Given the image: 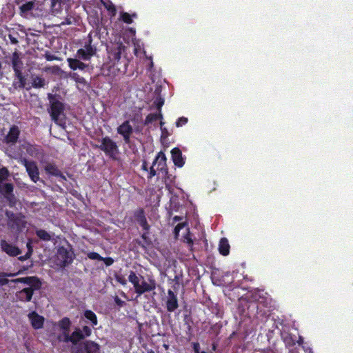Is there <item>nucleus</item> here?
Listing matches in <instances>:
<instances>
[{
	"label": "nucleus",
	"mask_w": 353,
	"mask_h": 353,
	"mask_svg": "<svg viewBox=\"0 0 353 353\" xmlns=\"http://www.w3.org/2000/svg\"><path fill=\"white\" fill-rule=\"evenodd\" d=\"M154 114H156L157 120H158V119L162 120L163 119V114L161 113V112L159 111L158 113H154Z\"/></svg>",
	"instance_id": "obj_61"
},
{
	"label": "nucleus",
	"mask_w": 353,
	"mask_h": 353,
	"mask_svg": "<svg viewBox=\"0 0 353 353\" xmlns=\"http://www.w3.org/2000/svg\"><path fill=\"white\" fill-rule=\"evenodd\" d=\"M39 290L32 288H24L16 293L17 300L24 303L30 302L32 299L34 292Z\"/></svg>",
	"instance_id": "obj_14"
},
{
	"label": "nucleus",
	"mask_w": 353,
	"mask_h": 353,
	"mask_svg": "<svg viewBox=\"0 0 353 353\" xmlns=\"http://www.w3.org/2000/svg\"><path fill=\"white\" fill-rule=\"evenodd\" d=\"M135 221L142 228L144 231H149L150 226L147 221V219L145 214V211L143 208H139L135 211L134 214Z\"/></svg>",
	"instance_id": "obj_17"
},
{
	"label": "nucleus",
	"mask_w": 353,
	"mask_h": 353,
	"mask_svg": "<svg viewBox=\"0 0 353 353\" xmlns=\"http://www.w3.org/2000/svg\"><path fill=\"white\" fill-rule=\"evenodd\" d=\"M83 316L85 318L88 322H90L92 326L94 327L98 324L97 316L95 313L90 310H86L83 312Z\"/></svg>",
	"instance_id": "obj_27"
},
{
	"label": "nucleus",
	"mask_w": 353,
	"mask_h": 353,
	"mask_svg": "<svg viewBox=\"0 0 353 353\" xmlns=\"http://www.w3.org/2000/svg\"><path fill=\"white\" fill-rule=\"evenodd\" d=\"M156 121H157L156 114H154V113H150L146 117V118L144 121V125H148L150 123H152V122Z\"/></svg>",
	"instance_id": "obj_45"
},
{
	"label": "nucleus",
	"mask_w": 353,
	"mask_h": 353,
	"mask_svg": "<svg viewBox=\"0 0 353 353\" xmlns=\"http://www.w3.org/2000/svg\"><path fill=\"white\" fill-rule=\"evenodd\" d=\"M36 234L41 240L44 241H50L52 239L51 235L42 229L37 230Z\"/></svg>",
	"instance_id": "obj_36"
},
{
	"label": "nucleus",
	"mask_w": 353,
	"mask_h": 353,
	"mask_svg": "<svg viewBox=\"0 0 353 353\" xmlns=\"http://www.w3.org/2000/svg\"><path fill=\"white\" fill-rule=\"evenodd\" d=\"M36 3L34 1H27L19 6V13L22 17H26L30 12L35 8Z\"/></svg>",
	"instance_id": "obj_23"
},
{
	"label": "nucleus",
	"mask_w": 353,
	"mask_h": 353,
	"mask_svg": "<svg viewBox=\"0 0 353 353\" xmlns=\"http://www.w3.org/2000/svg\"><path fill=\"white\" fill-rule=\"evenodd\" d=\"M174 221H181L182 219V218L181 216H175L174 218H173Z\"/></svg>",
	"instance_id": "obj_64"
},
{
	"label": "nucleus",
	"mask_w": 353,
	"mask_h": 353,
	"mask_svg": "<svg viewBox=\"0 0 353 353\" xmlns=\"http://www.w3.org/2000/svg\"><path fill=\"white\" fill-rule=\"evenodd\" d=\"M67 61L69 67L73 70H76L77 69L83 70L87 67L85 63L81 62L77 59L68 58Z\"/></svg>",
	"instance_id": "obj_25"
},
{
	"label": "nucleus",
	"mask_w": 353,
	"mask_h": 353,
	"mask_svg": "<svg viewBox=\"0 0 353 353\" xmlns=\"http://www.w3.org/2000/svg\"><path fill=\"white\" fill-rule=\"evenodd\" d=\"M8 225L12 229L21 230L24 226V221L18 215L12 213L11 215L9 216Z\"/></svg>",
	"instance_id": "obj_21"
},
{
	"label": "nucleus",
	"mask_w": 353,
	"mask_h": 353,
	"mask_svg": "<svg viewBox=\"0 0 353 353\" xmlns=\"http://www.w3.org/2000/svg\"><path fill=\"white\" fill-rule=\"evenodd\" d=\"M141 238L144 240V241H145L146 245H145L144 243H141V241H137V243H138V245L139 246H141L143 249H146V245H149L151 243V241H150V239L149 238V231H145L141 234Z\"/></svg>",
	"instance_id": "obj_37"
},
{
	"label": "nucleus",
	"mask_w": 353,
	"mask_h": 353,
	"mask_svg": "<svg viewBox=\"0 0 353 353\" xmlns=\"http://www.w3.org/2000/svg\"><path fill=\"white\" fill-rule=\"evenodd\" d=\"M102 4L105 8V9L108 11V12L111 17H114L116 15V14H117L116 6H114V4H113V3L111 1L108 0L107 1H102Z\"/></svg>",
	"instance_id": "obj_33"
},
{
	"label": "nucleus",
	"mask_w": 353,
	"mask_h": 353,
	"mask_svg": "<svg viewBox=\"0 0 353 353\" xmlns=\"http://www.w3.org/2000/svg\"><path fill=\"white\" fill-rule=\"evenodd\" d=\"M77 19L75 17L72 16H67L64 20L61 22V25L65 26V25H72V24H76Z\"/></svg>",
	"instance_id": "obj_43"
},
{
	"label": "nucleus",
	"mask_w": 353,
	"mask_h": 353,
	"mask_svg": "<svg viewBox=\"0 0 353 353\" xmlns=\"http://www.w3.org/2000/svg\"><path fill=\"white\" fill-rule=\"evenodd\" d=\"M72 0H51L50 12L53 15L60 14L63 9L68 10Z\"/></svg>",
	"instance_id": "obj_9"
},
{
	"label": "nucleus",
	"mask_w": 353,
	"mask_h": 353,
	"mask_svg": "<svg viewBox=\"0 0 353 353\" xmlns=\"http://www.w3.org/2000/svg\"><path fill=\"white\" fill-rule=\"evenodd\" d=\"M48 98L50 101V117L54 121V123L61 125V117L63 116V118L65 117V114L63 112L65 109L64 104L58 99H57L55 95L52 94H48Z\"/></svg>",
	"instance_id": "obj_4"
},
{
	"label": "nucleus",
	"mask_w": 353,
	"mask_h": 353,
	"mask_svg": "<svg viewBox=\"0 0 353 353\" xmlns=\"http://www.w3.org/2000/svg\"><path fill=\"white\" fill-rule=\"evenodd\" d=\"M9 39H10L11 43L13 44H17L18 43V40L15 37H12L10 34L9 35Z\"/></svg>",
	"instance_id": "obj_60"
},
{
	"label": "nucleus",
	"mask_w": 353,
	"mask_h": 353,
	"mask_svg": "<svg viewBox=\"0 0 353 353\" xmlns=\"http://www.w3.org/2000/svg\"><path fill=\"white\" fill-rule=\"evenodd\" d=\"M132 17H137V14H133L132 15H130L128 12H123L121 15V18L122 21L127 24H131L133 22V20L132 18Z\"/></svg>",
	"instance_id": "obj_40"
},
{
	"label": "nucleus",
	"mask_w": 353,
	"mask_h": 353,
	"mask_svg": "<svg viewBox=\"0 0 353 353\" xmlns=\"http://www.w3.org/2000/svg\"><path fill=\"white\" fill-rule=\"evenodd\" d=\"M161 174V176L165 185L166 189L170 190L172 188L173 183H174L175 176L169 173L168 169Z\"/></svg>",
	"instance_id": "obj_24"
},
{
	"label": "nucleus",
	"mask_w": 353,
	"mask_h": 353,
	"mask_svg": "<svg viewBox=\"0 0 353 353\" xmlns=\"http://www.w3.org/2000/svg\"><path fill=\"white\" fill-rule=\"evenodd\" d=\"M77 56L83 60H88L90 59L91 57H90L88 54H86V52L84 49L80 48L77 52Z\"/></svg>",
	"instance_id": "obj_42"
},
{
	"label": "nucleus",
	"mask_w": 353,
	"mask_h": 353,
	"mask_svg": "<svg viewBox=\"0 0 353 353\" xmlns=\"http://www.w3.org/2000/svg\"><path fill=\"white\" fill-rule=\"evenodd\" d=\"M100 145L97 147L104 152L106 157L112 160H117L119 149L117 143L110 137L105 136L99 140Z\"/></svg>",
	"instance_id": "obj_3"
},
{
	"label": "nucleus",
	"mask_w": 353,
	"mask_h": 353,
	"mask_svg": "<svg viewBox=\"0 0 353 353\" xmlns=\"http://www.w3.org/2000/svg\"><path fill=\"white\" fill-rule=\"evenodd\" d=\"M44 169L48 174L59 177L61 179L60 181L62 182L66 180L65 176L63 174V173L55 164L48 163L46 165Z\"/></svg>",
	"instance_id": "obj_20"
},
{
	"label": "nucleus",
	"mask_w": 353,
	"mask_h": 353,
	"mask_svg": "<svg viewBox=\"0 0 353 353\" xmlns=\"http://www.w3.org/2000/svg\"><path fill=\"white\" fill-rule=\"evenodd\" d=\"M252 297L254 301H256L259 303H263V304L268 303L267 298L263 296H261L259 294V292H255L254 294H253Z\"/></svg>",
	"instance_id": "obj_39"
},
{
	"label": "nucleus",
	"mask_w": 353,
	"mask_h": 353,
	"mask_svg": "<svg viewBox=\"0 0 353 353\" xmlns=\"http://www.w3.org/2000/svg\"><path fill=\"white\" fill-rule=\"evenodd\" d=\"M70 325L71 321L68 317H63L59 321V326L63 330L62 338L64 337V334L69 333Z\"/></svg>",
	"instance_id": "obj_28"
},
{
	"label": "nucleus",
	"mask_w": 353,
	"mask_h": 353,
	"mask_svg": "<svg viewBox=\"0 0 353 353\" xmlns=\"http://www.w3.org/2000/svg\"><path fill=\"white\" fill-rule=\"evenodd\" d=\"M141 275H137V273L132 270H130L128 274V281L133 285L134 290L138 287L140 280Z\"/></svg>",
	"instance_id": "obj_30"
},
{
	"label": "nucleus",
	"mask_w": 353,
	"mask_h": 353,
	"mask_svg": "<svg viewBox=\"0 0 353 353\" xmlns=\"http://www.w3.org/2000/svg\"><path fill=\"white\" fill-rule=\"evenodd\" d=\"M192 347L195 353H199L200 345L198 342L193 343Z\"/></svg>",
	"instance_id": "obj_57"
},
{
	"label": "nucleus",
	"mask_w": 353,
	"mask_h": 353,
	"mask_svg": "<svg viewBox=\"0 0 353 353\" xmlns=\"http://www.w3.org/2000/svg\"><path fill=\"white\" fill-rule=\"evenodd\" d=\"M88 257L90 259H92V260H98V261H101V259H103V257L101 256L99 254H98L97 252H90L89 253H88L87 254Z\"/></svg>",
	"instance_id": "obj_46"
},
{
	"label": "nucleus",
	"mask_w": 353,
	"mask_h": 353,
	"mask_svg": "<svg viewBox=\"0 0 353 353\" xmlns=\"http://www.w3.org/2000/svg\"><path fill=\"white\" fill-rule=\"evenodd\" d=\"M21 271H19L16 273H8V272H0V287L7 285L9 283V280L7 277H13L19 274Z\"/></svg>",
	"instance_id": "obj_29"
},
{
	"label": "nucleus",
	"mask_w": 353,
	"mask_h": 353,
	"mask_svg": "<svg viewBox=\"0 0 353 353\" xmlns=\"http://www.w3.org/2000/svg\"><path fill=\"white\" fill-rule=\"evenodd\" d=\"M58 255L61 258V263L62 266L65 267L72 262V259L70 256V252L64 247H60L58 249Z\"/></svg>",
	"instance_id": "obj_22"
},
{
	"label": "nucleus",
	"mask_w": 353,
	"mask_h": 353,
	"mask_svg": "<svg viewBox=\"0 0 353 353\" xmlns=\"http://www.w3.org/2000/svg\"><path fill=\"white\" fill-rule=\"evenodd\" d=\"M27 248L28 252L26 253V254L18 257L19 261H24L31 257L33 250L30 243H27Z\"/></svg>",
	"instance_id": "obj_38"
},
{
	"label": "nucleus",
	"mask_w": 353,
	"mask_h": 353,
	"mask_svg": "<svg viewBox=\"0 0 353 353\" xmlns=\"http://www.w3.org/2000/svg\"><path fill=\"white\" fill-rule=\"evenodd\" d=\"M12 65L14 71L15 69H21V66L23 65L18 53L16 52L12 54Z\"/></svg>",
	"instance_id": "obj_35"
},
{
	"label": "nucleus",
	"mask_w": 353,
	"mask_h": 353,
	"mask_svg": "<svg viewBox=\"0 0 353 353\" xmlns=\"http://www.w3.org/2000/svg\"><path fill=\"white\" fill-rule=\"evenodd\" d=\"M141 169L144 171H146V172H148V163L145 160H143V163H142V165H141Z\"/></svg>",
	"instance_id": "obj_58"
},
{
	"label": "nucleus",
	"mask_w": 353,
	"mask_h": 353,
	"mask_svg": "<svg viewBox=\"0 0 353 353\" xmlns=\"http://www.w3.org/2000/svg\"><path fill=\"white\" fill-rule=\"evenodd\" d=\"M10 176L9 170L6 167L0 168V193L8 202L10 208L15 207L17 199L14 194V185L11 183H3Z\"/></svg>",
	"instance_id": "obj_2"
},
{
	"label": "nucleus",
	"mask_w": 353,
	"mask_h": 353,
	"mask_svg": "<svg viewBox=\"0 0 353 353\" xmlns=\"http://www.w3.org/2000/svg\"><path fill=\"white\" fill-rule=\"evenodd\" d=\"M28 316L32 327L34 330H39L43 327L45 319L43 316L39 315L37 312L33 311L30 312Z\"/></svg>",
	"instance_id": "obj_16"
},
{
	"label": "nucleus",
	"mask_w": 353,
	"mask_h": 353,
	"mask_svg": "<svg viewBox=\"0 0 353 353\" xmlns=\"http://www.w3.org/2000/svg\"><path fill=\"white\" fill-rule=\"evenodd\" d=\"M164 104V99L161 97V96H158L155 98L154 101V105L158 110V111H161V108Z\"/></svg>",
	"instance_id": "obj_41"
},
{
	"label": "nucleus",
	"mask_w": 353,
	"mask_h": 353,
	"mask_svg": "<svg viewBox=\"0 0 353 353\" xmlns=\"http://www.w3.org/2000/svg\"><path fill=\"white\" fill-rule=\"evenodd\" d=\"M26 85V78L25 77H22V79H19V85L18 88H24Z\"/></svg>",
	"instance_id": "obj_55"
},
{
	"label": "nucleus",
	"mask_w": 353,
	"mask_h": 353,
	"mask_svg": "<svg viewBox=\"0 0 353 353\" xmlns=\"http://www.w3.org/2000/svg\"><path fill=\"white\" fill-rule=\"evenodd\" d=\"M81 331L83 332L84 338L89 337L92 334V330L88 325L83 326Z\"/></svg>",
	"instance_id": "obj_49"
},
{
	"label": "nucleus",
	"mask_w": 353,
	"mask_h": 353,
	"mask_svg": "<svg viewBox=\"0 0 353 353\" xmlns=\"http://www.w3.org/2000/svg\"><path fill=\"white\" fill-rule=\"evenodd\" d=\"M283 342L286 347H292L296 344V340L294 336L291 333H286L283 336Z\"/></svg>",
	"instance_id": "obj_31"
},
{
	"label": "nucleus",
	"mask_w": 353,
	"mask_h": 353,
	"mask_svg": "<svg viewBox=\"0 0 353 353\" xmlns=\"http://www.w3.org/2000/svg\"><path fill=\"white\" fill-rule=\"evenodd\" d=\"M11 282L14 283H23L28 285V288L34 289H41L42 286L41 279L36 276L17 278L11 280Z\"/></svg>",
	"instance_id": "obj_8"
},
{
	"label": "nucleus",
	"mask_w": 353,
	"mask_h": 353,
	"mask_svg": "<svg viewBox=\"0 0 353 353\" xmlns=\"http://www.w3.org/2000/svg\"><path fill=\"white\" fill-rule=\"evenodd\" d=\"M299 345H302L303 343V338L299 336V339L296 341Z\"/></svg>",
	"instance_id": "obj_62"
},
{
	"label": "nucleus",
	"mask_w": 353,
	"mask_h": 353,
	"mask_svg": "<svg viewBox=\"0 0 353 353\" xmlns=\"http://www.w3.org/2000/svg\"><path fill=\"white\" fill-rule=\"evenodd\" d=\"M84 336L83 335V332L79 327H76L74 330L70 335L69 333L64 334V337H61V336H58V340L59 341H62L63 343H72L74 345L73 347L77 346L79 343V341L83 340Z\"/></svg>",
	"instance_id": "obj_7"
},
{
	"label": "nucleus",
	"mask_w": 353,
	"mask_h": 353,
	"mask_svg": "<svg viewBox=\"0 0 353 353\" xmlns=\"http://www.w3.org/2000/svg\"><path fill=\"white\" fill-rule=\"evenodd\" d=\"M0 245L2 251L10 256H17L21 253V250L17 246L8 243L6 240H1Z\"/></svg>",
	"instance_id": "obj_15"
},
{
	"label": "nucleus",
	"mask_w": 353,
	"mask_h": 353,
	"mask_svg": "<svg viewBox=\"0 0 353 353\" xmlns=\"http://www.w3.org/2000/svg\"><path fill=\"white\" fill-rule=\"evenodd\" d=\"M92 37H91L90 34H89L88 40L85 44L84 50H85L86 54H88L90 57L93 56L96 53V49L92 47Z\"/></svg>",
	"instance_id": "obj_34"
},
{
	"label": "nucleus",
	"mask_w": 353,
	"mask_h": 353,
	"mask_svg": "<svg viewBox=\"0 0 353 353\" xmlns=\"http://www.w3.org/2000/svg\"><path fill=\"white\" fill-rule=\"evenodd\" d=\"M117 132L123 137L124 142L127 144L130 143V137L133 132V128L130 124L129 121H125L117 128Z\"/></svg>",
	"instance_id": "obj_11"
},
{
	"label": "nucleus",
	"mask_w": 353,
	"mask_h": 353,
	"mask_svg": "<svg viewBox=\"0 0 353 353\" xmlns=\"http://www.w3.org/2000/svg\"><path fill=\"white\" fill-rule=\"evenodd\" d=\"M154 167V166H153V165H152V166L150 168V170H149V173H148V179H150L152 177H154L155 175H157V170H155Z\"/></svg>",
	"instance_id": "obj_52"
},
{
	"label": "nucleus",
	"mask_w": 353,
	"mask_h": 353,
	"mask_svg": "<svg viewBox=\"0 0 353 353\" xmlns=\"http://www.w3.org/2000/svg\"><path fill=\"white\" fill-rule=\"evenodd\" d=\"M125 46L121 43H117L107 48L108 61L104 63L103 70H107V75L115 77L126 71L128 61L122 57Z\"/></svg>",
	"instance_id": "obj_1"
},
{
	"label": "nucleus",
	"mask_w": 353,
	"mask_h": 353,
	"mask_svg": "<svg viewBox=\"0 0 353 353\" xmlns=\"http://www.w3.org/2000/svg\"><path fill=\"white\" fill-rule=\"evenodd\" d=\"M106 266H110L114 263V259L112 257H103V259H101Z\"/></svg>",
	"instance_id": "obj_53"
},
{
	"label": "nucleus",
	"mask_w": 353,
	"mask_h": 353,
	"mask_svg": "<svg viewBox=\"0 0 353 353\" xmlns=\"http://www.w3.org/2000/svg\"><path fill=\"white\" fill-rule=\"evenodd\" d=\"M187 234L184 236L185 241L188 244L189 246L192 247L193 245V240L190 236V231L188 228L187 229Z\"/></svg>",
	"instance_id": "obj_51"
},
{
	"label": "nucleus",
	"mask_w": 353,
	"mask_h": 353,
	"mask_svg": "<svg viewBox=\"0 0 353 353\" xmlns=\"http://www.w3.org/2000/svg\"><path fill=\"white\" fill-rule=\"evenodd\" d=\"M164 301L166 310L169 312H173L179 307L177 295L172 290H168V295Z\"/></svg>",
	"instance_id": "obj_10"
},
{
	"label": "nucleus",
	"mask_w": 353,
	"mask_h": 353,
	"mask_svg": "<svg viewBox=\"0 0 353 353\" xmlns=\"http://www.w3.org/2000/svg\"><path fill=\"white\" fill-rule=\"evenodd\" d=\"M188 118L184 117H179L176 121V126L178 128L181 127L185 125L188 123Z\"/></svg>",
	"instance_id": "obj_48"
},
{
	"label": "nucleus",
	"mask_w": 353,
	"mask_h": 353,
	"mask_svg": "<svg viewBox=\"0 0 353 353\" xmlns=\"http://www.w3.org/2000/svg\"><path fill=\"white\" fill-rule=\"evenodd\" d=\"M70 77L75 81L77 83H81V84H85V80L83 77H81L79 74H78L76 72H74L70 74Z\"/></svg>",
	"instance_id": "obj_44"
},
{
	"label": "nucleus",
	"mask_w": 353,
	"mask_h": 353,
	"mask_svg": "<svg viewBox=\"0 0 353 353\" xmlns=\"http://www.w3.org/2000/svg\"><path fill=\"white\" fill-rule=\"evenodd\" d=\"M166 160L165 154L162 151L157 153L152 165L153 166L157 165V170L159 172V174L168 170Z\"/></svg>",
	"instance_id": "obj_18"
},
{
	"label": "nucleus",
	"mask_w": 353,
	"mask_h": 353,
	"mask_svg": "<svg viewBox=\"0 0 353 353\" xmlns=\"http://www.w3.org/2000/svg\"><path fill=\"white\" fill-rule=\"evenodd\" d=\"M46 59L48 61H53V60L56 59V57L54 55L46 54Z\"/></svg>",
	"instance_id": "obj_59"
},
{
	"label": "nucleus",
	"mask_w": 353,
	"mask_h": 353,
	"mask_svg": "<svg viewBox=\"0 0 353 353\" xmlns=\"http://www.w3.org/2000/svg\"><path fill=\"white\" fill-rule=\"evenodd\" d=\"M114 302L115 303L119 306V307H122L125 304V302L123 301H122L119 297H118L117 296H116L114 299Z\"/></svg>",
	"instance_id": "obj_54"
},
{
	"label": "nucleus",
	"mask_w": 353,
	"mask_h": 353,
	"mask_svg": "<svg viewBox=\"0 0 353 353\" xmlns=\"http://www.w3.org/2000/svg\"><path fill=\"white\" fill-rule=\"evenodd\" d=\"M230 249L228 240L225 237L221 238L219 244V253L223 256H228L230 254Z\"/></svg>",
	"instance_id": "obj_26"
},
{
	"label": "nucleus",
	"mask_w": 353,
	"mask_h": 353,
	"mask_svg": "<svg viewBox=\"0 0 353 353\" xmlns=\"http://www.w3.org/2000/svg\"><path fill=\"white\" fill-rule=\"evenodd\" d=\"M115 280L121 285L125 286L127 284V280L123 275H116Z\"/></svg>",
	"instance_id": "obj_50"
},
{
	"label": "nucleus",
	"mask_w": 353,
	"mask_h": 353,
	"mask_svg": "<svg viewBox=\"0 0 353 353\" xmlns=\"http://www.w3.org/2000/svg\"><path fill=\"white\" fill-rule=\"evenodd\" d=\"M141 279H142L141 283H139L138 287L135 289V292L138 295H141L145 292H151L156 288V283L154 280H150V282H146L144 280L143 276H140Z\"/></svg>",
	"instance_id": "obj_12"
},
{
	"label": "nucleus",
	"mask_w": 353,
	"mask_h": 353,
	"mask_svg": "<svg viewBox=\"0 0 353 353\" xmlns=\"http://www.w3.org/2000/svg\"><path fill=\"white\" fill-rule=\"evenodd\" d=\"M20 130L16 125H12L9 129L8 133L5 136L3 142L7 144H15L19 138Z\"/></svg>",
	"instance_id": "obj_13"
},
{
	"label": "nucleus",
	"mask_w": 353,
	"mask_h": 353,
	"mask_svg": "<svg viewBox=\"0 0 353 353\" xmlns=\"http://www.w3.org/2000/svg\"><path fill=\"white\" fill-rule=\"evenodd\" d=\"M21 163L26 168L30 179L34 183L37 182L39 179V172L37 163L23 158L21 159Z\"/></svg>",
	"instance_id": "obj_6"
},
{
	"label": "nucleus",
	"mask_w": 353,
	"mask_h": 353,
	"mask_svg": "<svg viewBox=\"0 0 353 353\" xmlns=\"http://www.w3.org/2000/svg\"><path fill=\"white\" fill-rule=\"evenodd\" d=\"M14 74H15V77L19 79H22V77H23L24 76L22 74V72H21V69H15V70L14 71Z\"/></svg>",
	"instance_id": "obj_56"
},
{
	"label": "nucleus",
	"mask_w": 353,
	"mask_h": 353,
	"mask_svg": "<svg viewBox=\"0 0 353 353\" xmlns=\"http://www.w3.org/2000/svg\"><path fill=\"white\" fill-rule=\"evenodd\" d=\"M185 225H186V223H178L174 229V234L175 235V237L177 238L179 234V232L180 230L183 228L185 227Z\"/></svg>",
	"instance_id": "obj_47"
},
{
	"label": "nucleus",
	"mask_w": 353,
	"mask_h": 353,
	"mask_svg": "<svg viewBox=\"0 0 353 353\" xmlns=\"http://www.w3.org/2000/svg\"><path fill=\"white\" fill-rule=\"evenodd\" d=\"M164 124V122H163L162 121H161L160 122V127H161V130L162 131V133L163 134H165V132L167 131L166 129L165 128L163 127Z\"/></svg>",
	"instance_id": "obj_63"
},
{
	"label": "nucleus",
	"mask_w": 353,
	"mask_h": 353,
	"mask_svg": "<svg viewBox=\"0 0 353 353\" xmlns=\"http://www.w3.org/2000/svg\"><path fill=\"white\" fill-rule=\"evenodd\" d=\"M72 353H101V347L95 341L85 340L72 347Z\"/></svg>",
	"instance_id": "obj_5"
},
{
	"label": "nucleus",
	"mask_w": 353,
	"mask_h": 353,
	"mask_svg": "<svg viewBox=\"0 0 353 353\" xmlns=\"http://www.w3.org/2000/svg\"><path fill=\"white\" fill-rule=\"evenodd\" d=\"M172 160L175 166L182 168L185 164V159L182 156V152L179 148H174L171 150Z\"/></svg>",
	"instance_id": "obj_19"
},
{
	"label": "nucleus",
	"mask_w": 353,
	"mask_h": 353,
	"mask_svg": "<svg viewBox=\"0 0 353 353\" xmlns=\"http://www.w3.org/2000/svg\"><path fill=\"white\" fill-rule=\"evenodd\" d=\"M46 85V81L45 79L39 76H35L32 77V86L34 88H43Z\"/></svg>",
	"instance_id": "obj_32"
}]
</instances>
